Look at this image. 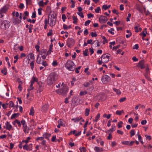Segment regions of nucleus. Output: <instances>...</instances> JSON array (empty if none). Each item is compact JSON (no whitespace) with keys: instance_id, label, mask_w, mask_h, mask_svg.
Instances as JSON below:
<instances>
[{"instance_id":"8","label":"nucleus","mask_w":152,"mask_h":152,"mask_svg":"<svg viewBox=\"0 0 152 152\" xmlns=\"http://www.w3.org/2000/svg\"><path fill=\"white\" fill-rule=\"evenodd\" d=\"M110 77L107 75L102 76L101 78V80L104 84L107 83L108 82L110 81Z\"/></svg>"},{"instance_id":"1","label":"nucleus","mask_w":152,"mask_h":152,"mask_svg":"<svg viewBox=\"0 0 152 152\" xmlns=\"http://www.w3.org/2000/svg\"><path fill=\"white\" fill-rule=\"evenodd\" d=\"M58 75L55 72L50 73L47 79V83L49 85H51L57 80Z\"/></svg>"},{"instance_id":"3","label":"nucleus","mask_w":152,"mask_h":152,"mask_svg":"<svg viewBox=\"0 0 152 152\" xmlns=\"http://www.w3.org/2000/svg\"><path fill=\"white\" fill-rule=\"evenodd\" d=\"M101 58L102 59V63L105 64L109 60H111V57L110 54L107 53L103 54Z\"/></svg>"},{"instance_id":"9","label":"nucleus","mask_w":152,"mask_h":152,"mask_svg":"<svg viewBox=\"0 0 152 152\" xmlns=\"http://www.w3.org/2000/svg\"><path fill=\"white\" fill-rule=\"evenodd\" d=\"M99 22L101 23H105L108 20L107 18L104 16L101 15L99 18Z\"/></svg>"},{"instance_id":"18","label":"nucleus","mask_w":152,"mask_h":152,"mask_svg":"<svg viewBox=\"0 0 152 152\" xmlns=\"http://www.w3.org/2000/svg\"><path fill=\"white\" fill-rule=\"evenodd\" d=\"M50 134L46 132L43 134V138H45L48 140H49V137L50 136Z\"/></svg>"},{"instance_id":"10","label":"nucleus","mask_w":152,"mask_h":152,"mask_svg":"<svg viewBox=\"0 0 152 152\" xmlns=\"http://www.w3.org/2000/svg\"><path fill=\"white\" fill-rule=\"evenodd\" d=\"M37 90L38 92L40 93L43 90V87L42 83L41 82H38L37 85Z\"/></svg>"},{"instance_id":"5","label":"nucleus","mask_w":152,"mask_h":152,"mask_svg":"<svg viewBox=\"0 0 152 152\" xmlns=\"http://www.w3.org/2000/svg\"><path fill=\"white\" fill-rule=\"evenodd\" d=\"M10 22L8 20H4L1 21L0 26L1 28L3 29H6L8 28L10 25Z\"/></svg>"},{"instance_id":"19","label":"nucleus","mask_w":152,"mask_h":152,"mask_svg":"<svg viewBox=\"0 0 152 152\" xmlns=\"http://www.w3.org/2000/svg\"><path fill=\"white\" fill-rule=\"evenodd\" d=\"M94 150L96 152H101L103 151V149L98 147H95L94 148Z\"/></svg>"},{"instance_id":"57","label":"nucleus","mask_w":152,"mask_h":152,"mask_svg":"<svg viewBox=\"0 0 152 152\" xmlns=\"http://www.w3.org/2000/svg\"><path fill=\"white\" fill-rule=\"evenodd\" d=\"M131 15L130 13H129L128 14V16L126 18V20L127 22H128V21H130L129 18L131 17Z\"/></svg>"},{"instance_id":"22","label":"nucleus","mask_w":152,"mask_h":152,"mask_svg":"<svg viewBox=\"0 0 152 152\" xmlns=\"http://www.w3.org/2000/svg\"><path fill=\"white\" fill-rule=\"evenodd\" d=\"M1 72L4 75H6L7 74V69L6 67L4 68L3 69L1 70Z\"/></svg>"},{"instance_id":"40","label":"nucleus","mask_w":152,"mask_h":152,"mask_svg":"<svg viewBox=\"0 0 152 152\" xmlns=\"http://www.w3.org/2000/svg\"><path fill=\"white\" fill-rule=\"evenodd\" d=\"M42 65L44 66L45 67H46L48 65V64L46 61H43L41 63Z\"/></svg>"},{"instance_id":"48","label":"nucleus","mask_w":152,"mask_h":152,"mask_svg":"<svg viewBox=\"0 0 152 152\" xmlns=\"http://www.w3.org/2000/svg\"><path fill=\"white\" fill-rule=\"evenodd\" d=\"M114 31V29L113 28H110V30H108V31L112 35H114V33L112 32L113 31Z\"/></svg>"},{"instance_id":"28","label":"nucleus","mask_w":152,"mask_h":152,"mask_svg":"<svg viewBox=\"0 0 152 152\" xmlns=\"http://www.w3.org/2000/svg\"><path fill=\"white\" fill-rule=\"evenodd\" d=\"M100 117V113H98L96 116L95 118V119H94L93 121L94 122H96L99 119V118Z\"/></svg>"},{"instance_id":"15","label":"nucleus","mask_w":152,"mask_h":152,"mask_svg":"<svg viewBox=\"0 0 152 152\" xmlns=\"http://www.w3.org/2000/svg\"><path fill=\"white\" fill-rule=\"evenodd\" d=\"M61 90H62V94L65 95L66 94L67 92H68L69 88L68 87H65L62 88Z\"/></svg>"},{"instance_id":"61","label":"nucleus","mask_w":152,"mask_h":152,"mask_svg":"<svg viewBox=\"0 0 152 152\" xmlns=\"http://www.w3.org/2000/svg\"><path fill=\"white\" fill-rule=\"evenodd\" d=\"M94 16V15L91 13L87 14V17L88 18H91L93 17Z\"/></svg>"},{"instance_id":"54","label":"nucleus","mask_w":152,"mask_h":152,"mask_svg":"<svg viewBox=\"0 0 152 152\" xmlns=\"http://www.w3.org/2000/svg\"><path fill=\"white\" fill-rule=\"evenodd\" d=\"M91 22V21L90 20H88L85 23L84 25L85 26H88Z\"/></svg>"},{"instance_id":"11","label":"nucleus","mask_w":152,"mask_h":152,"mask_svg":"<svg viewBox=\"0 0 152 152\" xmlns=\"http://www.w3.org/2000/svg\"><path fill=\"white\" fill-rule=\"evenodd\" d=\"M56 20L55 19L52 18H48V20H49V24L50 26L52 27L55 25Z\"/></svg>"},{"instance_id":"33","label":"nucleus","mask_w":152,"mask_h":152,"mask_svg":"<svg viewBox=\"0 0 152 152\" xmlns=\"http://www.w3.org/2000/svg\"><path fill=\"white\" fill-rule=\"evenodd\" d=\"M91 81H90L89 82H85L84 83L83 85L85 87H88L90 85V83H92Z\"/></svg>"},{"instance_id":"41","label":"nucleus","mask_w":152,"mask_h":152,"mask_svg":"<svg viewBox=\"0 0 152 152\" xmlns=\"http://www.w3.org/2000/svg\"><path fill=\"white\" fill-rule=\"evenodd\" d=\"M43 137H41L36 138L35 140L36 141L38 142L39 140L42 141L43 140Z\"/></svg>"},{"instance_id":"7","label":"nucleus","mask_w":152,"mask_h":152,"mask_svg":"<svg viewBox=\"0 0 152 152\" xmlns=\"http://www.w3.org/2000/svg\"><path fill=\"white\" fill-rule=\"evenodd\" d=\"M75 43V40L72 38H69L67 41V44L69 48H71Z\"/></svg>"},{"instance_id":"45","label":"nucleus","mask_w":152,"mask_h":152,"mask_svg":"<svg viewBox=\"0 0 152 152\" xmlns=\"http://www.w3.org/2000/svg\"><path fill=\"white\" fill-rule=\"evenodd\" d=\"M79 150L81 152H82V151L83 152H85L86 151V148L84 147H83L82 148H80Z\"/></svg>"},{"instance_id":"31","label":"nucleus","mask_w":152,"mask_h":152,"mask_svg":"<svg viewBox=\"0 0 152 152\" xmlns=\"http://www.w3.org/2000/svg\"><path fill=\"white\" fill-rule=\"evenodd\" d=\"M148 72H146L144 74V76L146 79L149 81H151V79L148 75Z\"/></svg>"},{"instance_id":"6","label":"nucleus","mask_w":152,"mask_h":152,"mask_svg":"<svg viewBox=\"0 0 152 152\" xmlns=\"http://www.w3.org/2000/svg\"><path fill=\"white\" fill-rule=\"evenodd\" d=\"M38 55L42 57L43 60L45 59L47 56V54L46 53V50L44 49L41 50Z\"/></svg>"},{"instance_id":"17","label":"nucleus","mask_w":152,"mask_h":152,"mask_svg":"<svg viewBox=\"0 0 152 152\" xmlns=\"http://www.w3.org/2000/svg\"><path fill=\"white\" fill-rule=\"evenodd\" d=\"M48 105L47 104L44 105L42 108L41 111L42 112H46L48 110Z\"/></svg>"},{"instance_id":"14","label":"nucleus","mask_w":152,"mask_h":152,"mask_svg":"<svg viewBox=\"0 0 152 152\" xmlns=\"http://www.w3.org/2000/svg\"><path fill=\"white\" fill-rule=\"evenodd\" d=\"M21 22L20 20H19L18 18L14 19L13 20V23L15 25H18Z\"/></svg>"},{"instance_id":"32","label":"nucleus","mask_w":152,"mask_h":152,"mask_svg":"<svg viewBox=\"0 0 152 152\" xmlns=\"http://www.w3.org/2000/svg\"><path fill=\"white\" fill-rule=\"evenodd\" d=\"M90 110L89 108L86 109L85 115L86 116H88L89 115Z\"/></svg>"},{"instance_id":"26","label":"nucleus","mask_w":152,"mask_h":152,"mask_svg":"<svg viewBox=\"0 0 152 152\" xmlns=\"http://www.w3.org/2000/svg\"><path fill=\"white\" fill-rule=\"evenodd\" d=\"M113 90L118 95H119L121 94V92L119 89L114 88H113Z\"/></svg>"},{"instance_id":"37","label":"nucleus","mask_w":152,"mask_h":152,"mask_svg":"<svg viewBox=\"0 0 152 152\" xmlns=\"http://www.w3.org/2000/svg\"><path fill=\"white\" fill-rule=\"evenodd\" d=\"M72 18L74 20L73 23L75 24L77 22V18L74 15L73 16Z\"/></svg>"},{"instance_id":"59","label":"nucleus","mask_w":152,"mask_h":152,"mask_svg":"<svg viewBox=\"0 0 152 152\" xmlns=\"http://www.w3.org/2000/svg\"><path fill=\"white\" fill-rule=\"evenodd\" d=\"M139 48L138 45L137 44H136L134 45L133 47V49H134L137 50Z\"/></svg>"},{"instance_id":"13","label":"nucleus","mask_w":152,"mask_h":152,"mask_svg":"<svg viewBox=\"0 0 152 152\" xmlns=\"http://www.w3.org/2000/svg\"><path fill=\"white\" fill-rule=\"evenodd\" d=\"M5 125L6 126V129H7L9 131H10L12 129L13 130L12 126L10 124L9 122L7 121L5 123Z\"/></svg>"},{"instance_id":"38","label":"nucleus","mask_w":152,"mask_h":152,"mask_svg":"<svg viewBox=\"0 0 152 152\" xmlns=\"http://www.w3.org/2000/svg\"><path fill=\"white\" fill-rule=\"evenodd\" d=\"M33 84H32V83H31V84H30L29 88L27 89L28 91L29 92L31 90H32L34 89V87H33Z\"/></svg>"},{"instance_id":"47","label":"nucleus","mask_w":152,"mask_h":152,"mask_svg":"<svg viewBox=\"0 0 152 152\" xmlns=\"http://www.w3.org/2000/svg\"><path fill=\"white\" fill-rule=\"evenodd\" d=\"M23 149L24 150H28L29 149V147L27 144H25L23 146Z\"/></svg>"},{"instance_id":"63","label":"nucleus","mask_w":152,"mask_h":152,"mask_svg":"<svg viewBox=\"0 0 152 152\" xmlns=\"http://www.w3.org/2000/svg\"><path fill=\"white\" fill-rule=\"evenodd\" d=\"M39 48H40V47L39 45H35V48L36 49V50L37 52H40L39 49Z\"/></svg>"},{"instance_id":"64","label":"nucleus","mask_w":152,"mask_h":152,"mask_svg":"<svg viewBox=\"0 0 152 152\" xmlns=\"http://www.w3.org/2000/svg\"><path fill=\"white\" fill-rule=\"evenodd\" d=\"M16 122L17 124L18 125V126L19 127H21V124L20 122L18 120L16 119Z\"/></svg>"},{"instance_id":"20","label":"nucleus","mask_w":152,"mask_h":152,"mask_svg":"<svg viewBox=\"0 0 152 152\" xmlns=\"http://www.w3.org/2000/svg\"><path fill=\"white\" fill-rule=\"evenodd\" d=\"M51 12H50V14H49L48 18H52L55 19H56V16L53 13L52 14H51Z\"/></svg>"},{"instance_id":"16","label":"nucleus","mask_w":152,"mask_h":152,"mask_svg":"<svg viewBox=\"0 0 152 152\" xmlns=\"http://www.w3.org/2000/svg\"><path fill=\"white\" fill-rule=\"evenodd\" d=\"M23 131L24 132V133L25 134L28 133L29 128H28L27 124L23 126Z\"/></svg>"},{"instance_id":"30","label":"nucleus","mask_w":152,"mask_h":152,"mask_svg":"<svg viewBox=\"0 0 152 152\" xmlns=\"http://www.w3.org/2000/svg\"><path fill=\"white\" fill-rule=\"evenodd\" d=\"M124 111L123 110H117L116 112V115H121L122 114V113H124Z\"/></svg>"},{"instance_id":"34","label":"nucleus","mask_w":152,"mask_h":152,"mask_svg":"<svg viewBox=\"0 0 152 152\" xmlns=\"http://www.w3.org/2000/svg\"><path fill=\"white\" fill-rule=\"evenodd\" d=\"M31 139V138L30 137H28L27 139L26 140H23L22 141L23 142H25L26 144L27 143L29 140Z\"/></svg>"},{"instance_id":"35","label":"nucleus","mask_w":152,"mask_h":152,"mask_svg":"<svg viewBox=\"0 0 152 152\" xmlns=\"http://www.w3.org/2000/svg\"><path fill=\"white\" fill-rule=\"evenodd\" d=\"M88 49H86L85 50L83 51V54L84 56H87L88 54Z\"/></svg>"},{"instance_id":"52","label":"nucleus","mask_w":152,"mask_h":152,"mask_svg":"<svg viewBox=\"0 0 152 152\" xmlns=\"http://www.w3.org/2000/svg\"><path fill=\"white\" fill-rule=\"evenodd\" d=\"M77 14L80 16L82 18H83L84 17L83 13L82 12H77Z\"/></svg>"},{"instance_id":"55","label":"nucleus","mask_w":152,"mask_h":152,"mask_svg":"<svg viewBox=\"0 0 152 152\" xmlns=\"http://www.w3.org/2000/svg\"><path fill=\"white\" fill-rule=\"evenodd\" d=\"M66 18V17L65 14H63L62 15V19L63 22H65V19Z\"/></svg>"},{"instance_id":"60","label":"nucleus","mask_w":152,"mask_h":152,"mask_svg":"<svg viewBox=\"0 0 152 152\" xmlns=\"http://www.w3.org/2000/svg\"><path fill=\"white\" fill-rule=\"evenodd\" d=\"M42 10V8H40L38 9V13L39 15H41L42 14L41 11Z\"/></svg>"},{"instance_id":"2","label":"nucleus","mask_w":152,"mask_h":152,"mask_svg":"<svg viewBox=\"0 0 152 152\" xmlns=\"http://www.w3.org/2000/svg\"><path fill=\"white\" fill-rule=\"evenodd\" d=\"M75 65L73 62L70 60H68L65 64L66 68L69 70L74 71L75 69Z\"/></svg>"},{"instance_id":"51","label":"nucleus","mask_w":152,"mask_h":152,"mask_svg":"<svg viewBox=\"0 0 152 152\" xmlns=\"http://www.w3.org/2000/svg\"><path fill=\"white\" fill-rule=\"evenodd\" d=\"M101 10L100 8V7H97V8L95 10V12L96 13H99V11Z\"/></svg>"},{"instance_id":"44","label":"nucleus","mask_w":152,"mask_h":152,"mask_svg":"<svg viewBox=\"0 0 152 152\" xmlns=\"http://www.w3.org/2000/svg\"><path fill=\"white\" fill-rule=\"evenodd\" d=\"M43 4V0L40 1L38 3V4L40 7H43L44 6Z\"/></svg>"},{"instance_id":"56","label":"nucleus","mask_w":152,"mask_h":152,"mask_svg":"<svg viewBox=\"0 0 152 152\" xmlns=\"http://www.w3.org/2000/svg\"><path fill=\"white\" fill-rule=\"evenodd\" d=\"M49 31L50 32H48L47 34V35L48 36H51L53 34V31L52 29L49 30Z\"/></svg>"},{"instance_id":"42","label":"nucleus","mask_w":152,"mask_h":152,"mask_svg":"<svg viewBox=\"0 0 152 152\" xmlns=\"http://www.w3.org/2000/svg\"><path fill=\"white\" fill-rule=\"evenodd\" d=\"M102 38L104 39V40L102 42L103 44H104L105 43H107L108 42L107 40L106 39V37L104 36H103Z\"/></svg>"},{"instance_id":"4","label":"nucleus","mask_w":152,"mask_h":152,"mask_svg":"<svg viewBox=\"0 0 152 152\" xmlns=\"http://www.w3.org/2000/svg\"><path fill=\"white\" fill-rule=\"evenodd\" d=\"M9 6L7 5H6L2 7L0 9V18L4 16V14L6 13L8 9Z\"/></svg>"},{"instance_id":"24","label":"nucleus","mask_w":152,"mask_h":152,"mask_svg":"<svg viewBox=\"0 0 152 152\" xmlns=\"http://www.w3.org/2000/svg\"><path fill=\"white\" fill-rule=\"evenodd\" d=\"M38 81V79L37 78L34 77H33L31 80V83H32L33 84L35 82H37Z\"/></svg>"},{"instance_id":"29","label":"nucleus","mask_w":152,"mask_h":152,"mask_svg":"<svg viewBox=\"0 0 152 152\" xmlns=\"http://www.w3.org/2000/svg\"><path fill=\"white\" fill-rule=\"evenodd\" d=\"M19 113H14L12 115L11 117V119H12L17 117L19 116Z\"/></svg>"},{"instance_id":"39","label":"nucleus","mask_w":152,"mask_h":152,"mask_svg":"<svg viewBox=\"0 0 152 152\" xmlns=\"http://www.w3.org/2000/svg\"><path fill=\"white\" fill-rule=\"evenodd\" d=\"M9 107H14V104L13 102L12 101H10L9 102Z\"/></svg>"},{"instance_id":"36","label":"nucleus","mask_w":152,"mask_h":152,"mask_svg":"<svg viewBox=\"0 0 152 152\" xmlns=\"http://www.w3.org/2000/svg\"><path fill=\"white\" fill-rule=\"evenodd\" d=\"M28 56H29L30 58L32 59H34L35 58L34 56V54L33 53H29Z\"/></svg>"},{"instance_id":"43","label":"nucleus","mask_w":152,"mask_h":152,"mask_svg":"<svg viewBox=\"0 0 152 152\" xmlns=\"http://www.w3.org/2000/svg\"><path fill=\"white\" fill-rule=\"evenodd\" d=\"M123 124V122L122 121H120L118 122V128H120L122 126V124Z\"/></svg>"},{"instance_id":"62","label":"nucleus","mask_w":152,"mask_h":152,"mask_svg":"<svg viewBox=\"0 0 152 152\" xmlns=\"http://www.w3.org/2000/svg\"><path fill=\"white\" fill-rule=\"evenodd\" d=\"M36 13L35 11H34L32 13V15L31 16V18H35L36 17Z\"/></svg>"},{"instance_id":"21","label":"nucleus","mask_w":152,"mask_h":152,"mask_svg":"<svg viewBox=\"0 0 152 152\" xmlns=\"http://www.w3.org/2000/svg\"><path fill=\"white\" fill-rule=\"evenodd\" d=\"M136 9L141 13H142L143 12V10L141 9L140 6L138 4L136 5Z\"/></svg>"},{"instance_id":"25","label":"nucleus","mask_w":152,"mask_h":152,"mask_svg":"<svg viewBox=\"0 0 152 152\" xmlns=\"http://www.w3.org/2000/svg\"><path fill=\"white\" fill-rule=\"evenodd\" d=\"M82 119V117H77L75 118H73L71 119L72 121H74L75 122H78L80 120Z\"/></svg>"},{"instance_id":"12","label":"nucleus","mask_w":152,"mask_h":152,"mask_svg":"<svg viewBox=\"0 0 152 152\" xmlns=\"http://www.w3.org/2000/svg\"><path fill=\"white\" fill-rule=\"evenodd\" d=\"M144 60L140 61L138 64V66H139L141 69H144L145 67L144 65Z\"/></svg>"},{"instance_id":"27","label":"nucleus","mask_w":152,"mask_h":152,"mask_svg":"<svg viewBox=\"0 0 152 152\" xmlns=\"http://www.w3.org/2000/svg\"><path fill=\"white\" fill-rule=\"evenodd\" d=\"M34 108L33 107H32L30 110V112L29 113V114L30 115L33 116L34 115Z\"/></svg>"},{"instance_id":"23","label":"nucleus","mask_w":152,"mask_h":152,"mask_svg":"<svg viewBox=\"0 0 152 152\" xmlns=\"http://www.w3.org/2000/svg\"><path fill=\"white\" fill-rule=\"evenodd\" d=\"M41 58L39 55H38L36 61V62L38 64H41Z\"/></svg>"},{"instance_id":"58","label":"nucleus","mask_w":152,"mask_h":152,"mask_svg":"<svg viewBox=\"0 0 152 152\" xmlns=\"http://www.w3.org/2000/svg\"><path fill=\"white\" fill-rule=\"evenodd\" d=\"M34 64L33 61L31 62L30 64V66H31V69L33 70L34 68Z\"/></svg>"},{"instance_id":"53","label":"nucleus","mask_w":152,"mask_h":152,"mask_svg":"<svg viewBox=\"0 0 152 152\" xmlns=\"http://www.w3.org/2000/svg\"><path fill=\"white\" fill-rule=\"evenodd\" d=\"M62 90H61V89H58L56 91V92L59 94H62Z\"/></svg>"},{"instance_id":"50","label":"nucleus","mask_w":152,"mask_h":152,"mask_svg":"<svg viewBox=\"0 0 152 152\" xmlns=\"http://www.w3.org/2000/svg\"><path fill=\"white\" fill-rule=\"evenodd\" d=\"M96 40L94 41L92 43V40L91 39L90 40H88L87 41V42L88 44H93L95 42H96Z\"/></svg>"},{"instance_id":"49","label":"nucleus","mask_w":152,"mask_h":152,"mask_svg":"<svg viewBox=\"0 0 152 152\" xmlns=\"http://www.w3.org/2000/svg\"><path fill=\"white\" fill-rule=\"evenodd\" d=\"M130 137H132L135 134L134 131V130H131L130 132Z\"/></svg>"},{"instance_id":"46","label":"nucleus","mask_w":152,"mask_h":152,"mask_svg":"<svg viewBox=\"0 0 152 152\" xmlns=\"http://www.w3.org/2000/svg\"><path fill=\"white\" fill-rule=\"evenodd\" d=\"M87 94V92L86 91H81L80 93V96H83Z\"/></svg>"}]
</instances>
